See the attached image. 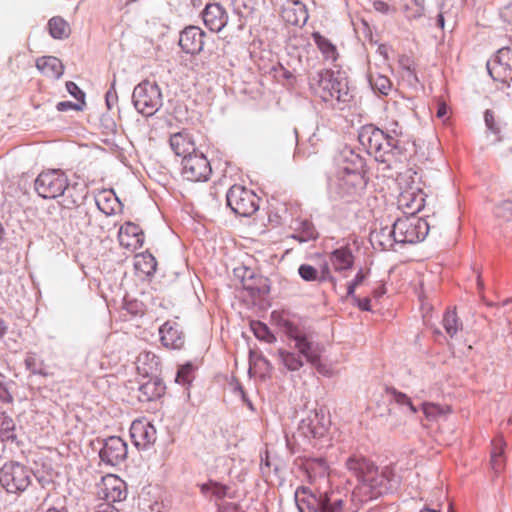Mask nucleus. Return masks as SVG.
<instances>
[{
    "mask_svg": "<svg viewBox=\"0 0 512 512\" xmlns=\"http://www.w3.org/2000/svg\"><path fill=\"white\" fill-rule=\"evenodd\" d=\"M346 468L358 480L350 498L352 506L347 507L346 494L331 491L323 496L321 512H356L364 503L382 494L385 478L371 461L353 455L347 459Z\"/></svg>",
    "mask_w": 512,
    "mask_h": 512,
    "instance_id": "nucleus-1",
    "label": "nucleus"
},
{
    "mask_svg": "<svg viewBox=\"0 0 512 512\" xmlns=\"http://www.w3.org/2000/svg\"><path fill=\"white\" fill-rule=\"evenodd\" d=\"M314 94L325 102L344 101L348 94L347 84L343 79L335 76L331 70H322L310 81Z\"/></svg>",
    "mask_w": 512,
    "mask_h": 512,
    "instance_id": "nucleus-2",
    "label": "nucleus"
},
{
    "mask_svg": "<svg viewBox=\"0 0 512 512\" xmlns=\"http://www.w3.org/2000/svg\"><path fill=\"white\" fill-rule=\"evenodd\" d=\"M429 232V224L426 220L415 217L406 216L399 218L393 224L391 234L398 243H417L423 241Z\"/></svg>",
    "mask_w": 512,
    "mask_h": 512,
    "instance_id": "nucleus-3",
    "label": "nucleus"
},
{
    "mask_svg": "<svg viewBox=\"0 0 512 512\" xmlns=\"http://www.w3.org/2000/svg\"><path fill=\"white\" fill-rule=\"evenodd\" d=\"M347 161H349L352 166L346 165L343 167L339 187L345 195H357L365 189L367 184L364 162L363 159L356 154H351L350 158H347Z\"/></svg>",
    "mask_w": 512,
    "mask_h": 512,
    "instance_id": "nucleus-4",
    "label": "nucleus"
},
{
    "mask_svg": "<svg viewBox=\"0 0 512 512\" xmlns=\"http://www.w3.org/2000/svg\"><path fill=\"white\" fill-rule=\"evenodd\" d=\"M31 471L18 462L4 464L0 470V484L8 493H20L31 484Z\"/></svg>",
    "mask_w": 512,
    "mask_h": 512,
    "instance_id": "nucleus-5",
    "label": "nucleus"
},
{
    "mask_svg": "<svg viewBox=\"0 0 512 512\" xmlns=\"http://www.w3.org/2000/svg\"><path fill=\"white\" fill-rule=\"evenodd\" d=\"M68 185V177L60 169L42 171L35 181L37 193L45 199H54L63 195Z\"/></svg>",
    "mask_w": 512,
    "mask_h": 512,
    "instance_id": "nucleus-6",
    "label": "nucleus"
},
{
    "mask_svg": "<svg viewBox=\"0 0 512 512\" xmlns=\"http://www.w3.org/2000/svg\"><path fill=\"white\" fill-rule=\"evenodd\" d=\"M227 205L239 216H252L259 209V197L242 185H233L226 195Z\"/></svg>",
    "mask_w": 512,
    "mask_h": 512,
    "instance_id": "nucleus-7",
    "label": "nucleus"
},
{
    "mask_svg": "<svg viewBox=\"0 0 512 512\" xmlns=\"http://www.w3.org/2000/svg\"><path fill=\"white\" fill-rule=\"evenodd\" d=\"M279 326L283 333L295 342V348L303 355L307 362L318 366L320 362L319 349L308 339L307 334L296 324L289 320H281Z\"/></svg>",
    "mask_w": 512,
    "mask_h": 512,
    "instance_id": "nucleus-8",
    "label": "nucleus"
},
{
    "mask_svg": "<svg viewBox=\"0 0 512 512\" xmlns=\"http://www.w3.org/2000/svg\"><path fill=\"white\" fill-rule=\"evenodd\" d=\"M279 326L283 333L295 342V348L303 355L307 362L318 366L320 362L319 349L308 339L307 334L296 324L289 320H281Z\"/></svg>",
    "mask_w": 512,
    "mask_h": 512,
    "instance_id": "nucleus-9",
    "label": "nucleus"
},
{
    "mask_svg": "<svg viewBox=\"0 0 512 512\" xmlns=\"http://www.w3.org/2000/svg\"><path fill=\"white\" fill-rule=\"evenodd\" d=\"M133 103L139 113L152 116L161 105V93L156 83L143 81L133 91Z\"/></svg>",
    "mask_w": 512,
    "mask_h": 512,
    "instance_id": "nucleus-10",
    "label": "nucleus"
},
{
    "mask_svg": "<svg viewBox=\"0 0 512 512\" xmlns=\"http://www.w3.org/2000/svg\"><path fill=\"white\" fill-rule=\"evenodd\" d=\"M212 173L210 162L203 153H194L182 161V176L191 182L207 181Z\"/></svg>",
    "mask_w": 512,
    "mask_h": 512,
    "instance_id": "nucleus-11",
    "label": "nucleus"
},
{
    "mask_svg": "<svg viewBox=\"0 0 512 512\" xmlns=\"http://www.w3.org/2000/svg\"><path fill=\"white\" fill-rule=\"evenodd\" d=\"M359 141L366 148L369 154L378 156L392 147V138L386 135L381 129L372 125L365 126L359 133Z\"/></svg>",
    "mask_w": 512,
    "mask_h": 512,
    "instance_id": "nucleus-12",
    "label": "nucleus"
},
{
    "mask_svg": "<svg viewBox=\"0 0 512 512\" xmlns=\"http://www.w3.org/2000/svg\"><path fill=\"white\" fill-rule=\"evenodd\" d=\"M489 75L494 81L508 83L512 80V52L509 48L498 51L494 59L487 63Z\"/></svg>",
    "mask_w": 512,
    "mask_h": 512,
    "instance_id": "nucleus-13",
    "label": "nucleus"
},
{
    "mask_svg": "<svg viewBox=\"0 0 512 512\" xmlns=\"http://www.w3.org/2000/svg\"><path fill=\"white\" fill-rule=\"evenodd\" d=\"M97 489L99 497L111 503L120 502L127 496L126 483L114 474L103 476Z\"/></svg>",
    "mask_w": 512,
    "mask_h": 512,
    "instance_id": "nucleus-14",
    "label": "nucleus"
},
{
    "mask_svg": "<svg viewBox=\"0 0 512 512\" xmlns=\"http://www.w3.org/2000/svg\"><path fill=\"white\" fill-rule=\"evenodd\" d=\"M397 202L404 214L414 216L425 205V193L419 184L412 183L400 192Z\"/></svg>",
    "mask_w": 512,
    "mask_h": 512,
    "instance_id": "nucleus-15",
    "label": "nucleus"
},
{
    "mask_svg": "<svg viewBox=\"0 0 512 512\" xmlns=\"http://www.w3.org/2000/svg\"><path fill=\"white\" fill-rule=\"evenodd\" d=\"M144 240V232L138 224L127 221L120 226L118 241L124 249L134 252L143 246Z\"/></svg>",
    "mask_w": 512,
    "mask_h": 512,
    "instance_id": "nucleus-16",
    "label": "nucleus"
},
{
    "mask_svg": "<svg viewBox=\"0 0 512 512\" xmlns=\"http://www.w3.org/2000/svg\"><path fill=\"white\" fill-rule=\"evenodd\" d=\"M99 455L103 462L118 465L127 457V444L121 437L111 436L105 440Z\"/></svg>",
    "mask_w": 512,
    "mask_h": 512,
    "instance_id": "nucleus-17",
    "label": "nucleus"
},
{
    "mask_svg": "<svg viewBox=\"0 0 512 512\" xmlns=\"http://www.w3.org/2000/svg\"><path fill=\"white\" fill-rule=\"evenodd\" d=\"M130 435L134 445L141 449L147 448L157 439L155 427L143 419L133 421L130 427Z\"/></svg>",
    "mask_w": 512,
    "mask_h": 512,
    "instance_id": "nucleus-18",
    "label": "nucleus"
},
{
    "mask_svg": "<svg viewBox=\"0 0 512 512\" xmlns=\"http://www.w3.org/2000/svg\"><path fill=\"white\" fill-rule=\"evenodd\" d=\"M205 33L199 27H186L180 34L179 45L182 50L189 54H197L204 46Z\"/></svg>",
    "mask_w": 512,
    "mask_h": 512,
    "instance_id": "nucleus-19",
    "label": "nucleus"
},
{
    "mask_svg": "<svg viewBox=\"0 0 512 512\" xmlns=\"http://www.w3.org/2000/svg\"><path fill=\"white\" fill-rule=\"evenodd\" d=\"M169 144L173 152L177 156H182L183 159L197 152L195 139L187 130L173 133Z\"/></svg>",
    "mask_w": 512,
    "mask_h": 512,
    "instance_id": "nucleus-20",
    "label": "nucleus"
},
{
    "mask_svg": "<svg viewBox=\"0 0 512 512\" xmlns=\"http://www.w3.org/2000/svg\"><path fill=\"white\" fill-rule=\"evenodd\" d=\"M160 341L162 345L169 349H181L184 346L185 339L180 326L175 321H167L159 328Z\"/></svg>",
    "mask_w": 512,
    "mask_h": 512,
    "instance_id": "nucleus-21",
    "label": "nucleus"
},
{
    "mask_svg": "<svg viewBox=\"0 0 512 512\" xmlns=\"http://www.w3.org/2000/svg\"><path fill=\"white\" fill-rule=\"evenodd\" d=\"M283 20L294 26L304 25L308 20L306 6L299 0H287L281 11Z\"/></svg>",
    "mask_w": 512,
    "mask_h": 512,
    "instance_id": "nucleus-22",
    "label": "nucleus"
},
{
    "mask_svg": "<svg viewBox=\"0 0 512 512\" xmlns=\"http://www.w3.org/2000/svg\"><path fill=\"white\" fill-rule=\"evenodd\" d=\"M203 21L211 31L219 32L226 26L228 15L221 5L207 4L203 11Z\"/></svg>",
    "mask_w": 512,
    "mask_h": 512,
    "instance_id": "nucleus-23",
    "label": "nucleus"
},
{
    "mask_svg": "<svg viewBox=\"0 0 512 512\" xmlns=\"http://www.w3.org/2000/svg\"><path fill=\"white\" fill-rule=\"evenodd\" d=\"M295 502L299 512H321L323 497L301 486L295 492Z\"/></svg>",
    "mask_w": 512,
    "mask_h": 512,
    "instance_id": "nucleus-24",
    "label": "nucleus"
},
{
    "mask_svg": "<svg viewBox=\"0 0 512 512\" xmlns=\"http://www.w3.org/2000/svg\"><path fill=\"white\" fill-rule=\"evenodd\" d=\"M136 370L143 377H155L161 369L160 358L151 351H142L136 358Z\"/></svg>",
    "mask_w": 512,
    "mask_h": 512,
    "instance_id": "nucleus-25",
    "label": "nucleus"
},
{
    "mask_svg": "<svg viewBox=\"0 0 512 512\" xmlns=\"http://www.w3.org/2000/svg\"><path fill=\"white\" fill-rule=\"evenodd\" d=\"M354 260V255L348 246L335 249L329 255V262L333 270L344 276L347 271L352 269Z\"/></svg>",
    "mask_w": 512,
    "mask_h": 512,
    "instance_id": "nucleus-26",
    "label": "nucleus"
},
{
    "mask_svg": "<svg viewBox=\"0 0 512 512\" xmlns=\"http://www.w3.org/2000/svg\"><path fill=\"white\" fill-rule=\"evenodd\" d=\"M165 393V385L156 377H149L138 389V399L149 402L160 398Z\"/></svg>",
    "mask_w": 512,
    "mask_h": 512,
    "instance_id": "nucleus-27",
    "label": "nucleus"
},
{
    "mask_svg": "<svg viewBox=\"0 0 512 512\" xmlns=\"http://www.w3.org/2000/svg\"><path fill=\"white\" fill-rule=\"evenodd\" d=\"M36 67L43 76L50 79H58L64 72L62 62L54 56H43L37 59Z\"/></svg>",
    "mask_w": 512,
    "mask_h": 512,
    "instance_id": "nucleus-28",
    "label": "nucleus"
},
{
    "mask_svg": "<svg viewBox=\"0 0 512 512\" xmlns=\"http://www.w3.org/2000/svg\"><path fill=\"white\" fill-rule=\"evenodd\" d=\"M134 267L141 276H150L156 271L157 261L149 252H143L135 256Z\"/></svg>",
    "mask_w": 512,
    "mask_h": 512,
    "instance_id": "nucleus-29",
    "label": "nucleus"
},
{
    "mask_svg": "<svg viewBox=\"0 0 512 512\" xmlns=\"http://www.w3.org/2000/svg\"><path fill=\"white\" fill-rule=\"evenodd\" d=\"M98 208L106 215H112L120 206V202L112 191H102L96 198Z\"/></svg>",
    "mask_w": 512,
    "mask_h": 512,
    "instance_id": "nucleus-30",
    "label": "nucleus"
},
{
    "mask_svg": "<svg viewBox=\"0 0 512 512\" xmlns=\"http://www.w3.org/2000/svg\"><path fill=\"white\" fill-rule=\"evenodd\" d=\"M312 38L326 60H337V48L328 38L324 37L319 32H314Z\"/></svg>",
    "mask_w": 512,
    "mask_h": 512,
    "instance_id": "nucleus-31",
    "label": "nucleus"
},
{
    "mask_svg": "<svg viewBox=\"0 0 512 512\" xmlns=\"http://www.w3.org/2000/svg\"><path fill=\"white\" fill-rule=\"evenodd\" d=\"M490 464L496 473L501 472L505 466L504 442L502 439L493 442Z\"/></svg>",
    "mask_w": 512,
    "mask_h": 512,
    "instance_id": "nucleus-32",
    "label": "nucleus"
},
{
    "mask_svg": "<svg viewBox=\"0 0 512 512\" xmlns=\"http://www.w3.org/2000/svg\"><path fill=\"white\" fill-rule=\"evenodd\" d=\"M50 35L55 39H64L70 35L69 24L61 17H53L48 22Z\"/></svg>",
    "mask_w": 512,
    "mask_h": 512,
    "instance_id": "nucleus-33",
    "label": "nucleus"
},
{
    "mask_svg": "<svg viewBox=\"0 0 512 512\" xmlns=\"http://www.w3.org/2000/svg\"><path fill=\"white\" fill-rule=\"evenodd\" d=\"M15 423L6 413H0V441L14 440Z\"/></svg>",
    "mask_w": 512,
    "mask_h": 512,
    "instance_id": "nucleus-34",
    "label": "nucleus"
},
{
    "mask_svg": "<svg viewBox=\"0 0 512 512\" xmlns=\"http://www.w3.org/2000/svg\"><path fill=\"white\" fill-rule=\"evenodd\" d=\"M403 10L407 18L417 19L424 15L425 0H402Z\"/></svg>",
    "mask_w": 512,
    "mask_h": 512,
    "instance_id": "nucleus-35",
    "label": "nucleus"
},
{
    "mask_svg": "<svg viewBox=\"0 0 512 512\" xmlns=\"http://www.w3.org/2000/svg\"><path fill=\"white\" fill-rule=\"evenodd\" d=\"M251 330L255 337L261 341H265L267 343H273L276 341V337L270 331L268 326L260 321H252L250 323Z\"/></svg>",
    "mask_w": 512,
    "mask_h": 512,
    "instance_id": "nucleus-36",
    "label": "nucleus"
},
{
    "mask_svg": "<svg viewBox=\"0 0 512 512\" xmlns=\"http://www.w3.org/2000/svg\"><path fill=\"white\" fill-rule=\"evenodd\" d=\"M443 326L447 334H449L451 337L456 335V333L461 329L462 323L459 321L455 310H448L444 314Z\"/></svg>",
    "mask_w": 512,
    "mask_h": 512,
    "instance_id": "nucleus-37",
    "label": "nucleus"
},
{
    "mask_svg": "<svg viewBox=\"0 0 512 512\" xmlns=\"http://www.w3.org/2000/svg\"><path fill=\"white\" fill-rule=\"evenodd\" d=\"M278 355L283 365L290 371H297L303 366L302 360L292 352L279 349Z\"/></svg>",
    "mask_w": 512,
    "mask_h": 512,
    "instance_id": "nucleus-38",
    "label": "nucleus"
},
{
    "mask_svg": "<svg viewBox=\"0 0 512 512\" xmlns=\"http://www.w3.org/2000/svg\"><path fill=\"white\" fill-rule=\"evenodd\" d=\"M370 82L373 88L377 89L383 95H387L391 89V82L386 76H371Z\"/></svg>",
    "mask_w": 512,
    "mask_h": 512,
    "instance_id": "nucleus-39",
    "label": "nucleus"
},
{
    "mask_svg": "<svg viewBox=\"0 0 512 512\" xmlns=\"http://www.w3.org/2000/svg\"><path fill=\"white\" fill-rule=\"evenodd\" d=\"M299 275L305 281H319L318 271L309 264H303L299 267Z\"/></svg>",
    "mask_w": 512,
    "mask_h": 512,
    "instance_id": "nucleus-40",
    "label": "nucleus"
},
{
    "mask_svg": "<svg viewBox=\"0 0 512 512\" xmlns=\"http://www.w3.org/2000/svg\"><path fill=\"white\" fill-rule=\"evenodd\" d=\"M203 489L210 491L218 498H222L227 494L228 487L217 482H209L203 486Z\"/></svg>",
    "mask_w": 512,
    "mask_h": 512,
    "instance_id": "nucleus-41",
    "label": "nucleus"
},
{
    "mask_svg": "<svg viewBox=\"0 0 512 512\" xmlns=\"http://www.w3.org/2000/svg\"><path fill=\"white\" fill-rule=\"evenodd\" d=\"M193 367L190 364H186L180 367L177 372L176 381L181 384L189 383L192 378Z\"/></svg>",
    "mask_w": 512,
    "mask_h": 512,
    "instance_id": "nucleus-42",
    "label": "nucleus"
},
{
    "mask_svg": "<svg viewBox=\"0 0 512 512\" xmlns=\"http://www.w3.org/2000/svg\"><path fill=\"white\" fill-rule=\"evenodd\" d=\"M391 393H392V395L394 397V400L398 404L407 405L413 413L417 412L416 407L413 405V403L411 402V399L406 394L398 392V391H396L394 389L391 390Z\"/></svg>",
    "mask_w": 512,
    "mask_h": 512,
    "instance_id": "nucleus-43",
    "label": "nucleus"
},
{
    "mask_svg": "<svg viewBox=\"0 0 512 512\" xmlns=\"http://www.w3.org/2000/svg\"><path fill=\"white\" fill-rule=\"evenodd\" d=\"M319 282H330L333 287L336 286V278L333 276L328 263H325L321 267L320 273H318Z\"/></svg>",
    "mask_w": 512,
    "mask_h": 512,
    "instance_id": "nucleus-44",
    "label": "nucleus"
},
{
    "mask_svg": "<svg viewBox=\"0 0 512 512\" xmlns=\"http://www.w3.org/2000/svg\"><path fill=\"white\" fill-rule=\"evenodd\" d=\"M497 216L505 220L512 218V201H505L497 207Z\"/></svg>",
    "mask_w": 512,
    "mask_h": 512,
    "instance_id": "nucleus-45",
    "label": "nucleus"
},
{
    "mask_svg": "<svg viewBox=\"0 0 512 512\" xmlns=\"http://www.w3.org/2000/svg\"><path fill=\"white\" fill-rule=\"evenodd\" d=\"M423 413L428 418H435L438 415L442 414V409L440 406L433 403H424L422 405Z\"/></svg>",
    "mask_w": 512,
    "mask_h": 512,
    "instance_id": "nucleus-46",
    "label": "nucleus"
},
{
    "mask_svg": "<svg viewBox=\"0 0 512 512\" xmlns=\"http://www.w3.org/2000/svg\"><path fill=\"white\" fill-rule=\"evenodd\" d=\"M364 278H365V275L362 272V270H360L356 274L355 278L351 282H349L348 285H347V295L348 296H353L354 295L356 287H358L359 285L362 284Z\"/></svg>",
    "mask_w": 512,
    "mask_h": 512,
    "instance_id": "nucleus-47",
    "label": "nucleus"
},
{
    "mask_svg": "<svg viewBox=\"0 0 512 512\" xmlns=\"http://www.w3.org/2000/svg\"><path fill=\"white\" fill-rule=\"evenodd\" d=\"M67 91L70 95H72L77 100H83L84 93L81 91V89L74 83V82H67L66 83Z\"/></svg>",
    "mask_w": 512,
    "mask_h": 512,
    "instance_id": "nucleus-48",
    "label": "nucleus"
},
{
    "mask_svg": "<svg viewBox=\"0 0 512 512\" xmlns=\"http://www.w3.org/2000/svg\"><path fill=\"white\" fill-rule=\"evenodd\" d=\"M373 7L376 11L380 12V13H387L389 12V5L384 2V1H381V0H376L373 2Z\"/></svg>",
    "mask_w": 512,
    "mask_h": 512,
    "instance_id": "nucleus-49",
    "label": "nucleus"
},
{
    "mask_svg": "<svg viewBox=\"0 0 512 512\" xmlns=\"http://www.w3.org/2000/svg\"><path fill=\"white\" fill-rule=\"evenodd\" d=\"M219 512H243L237 504L225 503L221 506Z\"/></svg>",
    "mask_w": 512,
    "mask_h": 512,
    "instance_id": "nucleus-50",
    "label": "nucleus"
},
{
    "mask_svg": "<svg viewBox=\"0 0 512 512\" xmlns=\"http://www.w3.org/2000/svg\"><path fill=\"white\" fill-rule=\"evenodd\" d=\"M0 400L3 402H7V403H11L13 401V397L1 383H0Z\"/></svg>",
    "mask_w": 512,
    "mask_h": 512,
    "instance_id": "nucleus-51",
    "label": "nucleus"
},
{
    "mask_svg": "<svg viewBox=\"0 0 512 512\" xmlns=\"http://www.w3.org/2000/svg\"><path fill=\"white\" fill-rule=\"evenodd\" d=\"M357 301L358 307L363 311H369L371 309L370 306V299L369 298H362V299H355Z\"/></svg>",
    "mask_w": 512,
    "mask_h": 512,
    "instance_id": "nucleus-52",
    "label": "nucleus"
},
{
    "mask_svg": "<svg viewBox=\"0 0 512 512\" xmlns=\"http://www.w3.org/2000/svg\"><path fill=\"white\" fill-rule=\"evenodd\" d=\"M485 122L491 130L494 129V115L489 110L485 112Z\"/></svg>",
    "mask_w": 512,
    "mask_h": 512,
    "instance_id": "nucleus-53",
    "label": "nucleus"
},
{
    "mask_svg": "<svg viewBox=\"0 0 512 512\" xmlns=\"http://www.w3.org/2000/svg\"><path fill=\"white\" fill-rule=\"evenodd\" d=\"M74 107H75V105L70 101H63V102H59L57 104V109L59 111H66V110L74 108Z\"/></svg>",
    "mask_w": 512,
    "mask_h": 512,
    "instance_id": "nucleus-54",
    "label": "nucleus"
},
{
    "mask_svg": "<svg viewBox=\"0 0 512 512\" xmlns=\"http://www.w3.org/2000/svg\"><path fill=\"white\" fill-rule=\"evenodd\" d=\"M448 114V107L442 103L438 106V110H437V117L440 118V119H443L444 117H446Z\"/></svg>",
    "mask_w": 512,
    "mask_h": 512,
    "instance_id": "nucleus-55",
    "label": "nucleus"
},
{
    "mask_svg": "<svg viewBox=\"0 0 512 512\" xmlns=\"http://www.w3.org/2000/svg\"><path fill=\"white\" fill-rule=\"evenodd\" d=\"M503 16L507 19L512 17V3L503 9Z\"/></svg>",
    "mask_w": 512,
    "mask_h": 512,
    "instance_id": "nucleus-56",
    "label": "nucleus"
},
{
    "mask_svg": "<svg viewBox=\"0 0 512 512\" xmlns=\"http://www.w3.org/2000/svg\"><path fill=\"white\" fill-rule=\"evenodd\" d=\"M6 325L2 319H0V338L6 333Z\"/></svg>",
    "mask_w": 512,
    "mask_h": 512,
    "instance_id": "nucleus-57",
    "label": "nucleus"
},
{
    "mask_svg": "<svg viewBox=\"0 0 512 512\" xmlns=\"http://www.w3.org/2000/svg\"><path fill=\"white\" fill-rule=\"evenodd\" d=\"M324 432H325L324 428H322L321 431H317V430H314V429L312 430V433H313L314 437H321V436L324 435Z\"/></svg>",
    "mask_w": 512,
    "mask_h": 512,
    "instance_id": "nucleus-58",
    "label": "nucleus"
},
{
    "mask_svg": "<svg viewBox=\"0 0 512 512\" xmlns=\"http://www.w3.org/2000/svg\"><path fill=\"white\" fill-rule=\"evenodd\" d=\"M437 22H438L439 27L444 28V17L442 14L438 15Z\"/></svg>",
    "mask_w": 512,
    "mask_h": 512,
    "instance_id": "nucleus-59",
    "label": "nucleus"
},
{
    "mask_svg": "<svg viewBox=\"0 0 512 512\" xmlns=\"http://www.w3.org/2000/svg\"><path fill=\"white\" fill-rule=\"evenodd\" d=\"M420 512H440L439 510L431 509L428 507L423 508Z\"/></svg>",
    "mask_w": 512,
    "mask_h": 512,
    "instance_id": "nucleus-60",
    "label": "nucleus"
},
{
    "mask_svg": "<svg viewBox=\"0 0 512 512\" xmlns=\"http://www.w3.org/2000/svg\"><path fill=\"white\" fill-rule=\"evenodd\" d=\"M46 512H65L63 509L49 508Z\"/></svg>",
    "mask_w": 512,
    "mask_h": 512,
    "instance_id": "nucleus-61",
    "label": "nucleus"
},
{
    "mask_svg": "<svg viewBox=\"0 0 512 512\" xmlns=\"http://www.w3.org/2000/svg\"><path fill=\"white\" fill-rule=\"evenodd\" d=\"M448 512H455V511L453 510V506H452V504H450V506H449V511H448Z\"/></svg>",
    "mask_w": 512,
    "mask_h": 512,
    "instance_id": "nucleus-62",
    "label": "nucleus"
},
{
    "mask_svg": "<svg viewBox=\"0 0 512 512\" xmlns=\"http://www.w3.org/2000/svg\"><path fill=\"white\" fill-rule=\"evenodd\" d=\"M26 364L29 366L30 365V358H27L26 359Z\"/></svg>",
    "mask_w": 512,
    "mask_h": 512,
    "instance_id": "nucleus-63",
    "label": "nucleus"
}]
</instances>
